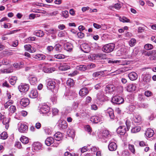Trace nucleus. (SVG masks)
I'll use <instances>...</instances> for the list:
<instances>
[{
	"label": "nucleus",
	"instance_id": "nucleus-39",
	"mask_svg": "<svg viewBox=\"0 0 156 156\" xmlns=\"http://www.w3.org/2000/svg\"><path fill=\"white\" fill-rule=\"evenodd\" d=\"M126 124L127 127V130L128 131L132 124V122L129 120L127 119L126 121Z\"/></svg>",
	"mask_w": 156,
	"mask_h": 156
},
{
	"label": "nucleus",
	"instance_id": "nucleus-44",
	"mask_svg": "<svg viewBox=\"0 0 156 156\" xmlns=\"http://www.w3.org/2000/svg\"><path fill=\"white\" fill-rule=\"evenodd\" d=\"M135 108L136 107L133 105H130L127 107V109L130 111L129 112H133Z\"/></svg>",
	"mask_w": 156,
	"mask_h": 156
},
{
	"label": "nucleus",
	"instance_id": "nucleus-52",
	"mask_svg": "<svg viewBox=\"0 0 156 156\" xmlns=\"http://www.w3.org/2000/svg\"><path fill=\"white\" fill-rule=\"evenodd\" d=\"M86 66L87 67V69H90L95 68V65L94 64L91 63L87 65Z\"/></svg>",
	"mask_w": 156,
	"mask_h": 156
},
{
	"label": "nucleus",
	"instance_id": "nucleus-4",
	"mask_svg": "<svg viewBox=\"0 0 156 156\" xmlns=\"http://www.w3.org/2000/svg\"><path fill=\"white\" fill-rule=\"evenodd\" d=\"M50 107L46 105H42L40 108V111L42 114H46L48 115L50 112Z\"/></svg>",
	"mask_w": 156,
	"mask_h": 156
},
{
	"label": "nucleus",
	"instance_id": "nucleus-21",
	"mask_svg": "<svg viewBox=\"0 0 156 156\" xmlns=\"http://www.w3.org/2000/svg\"><path fill=\"white\" fill-rule=\"evenodd\" d=\"M41 147V144L39 142H36L34 143L33 144V148L35 151H38L40 150Z\"/></svg>",
	"mask_w": 156,
	"mask_h": 156
},
{
	"label": "nucleus",
	"instance_id": "nucleus-9",
	"mask_svg": "<svg viewBox=\"0 0 156 156\" xmlns=\"http://www.w3.org/2000/svg\"><path fill=\"white\" fill-rule=\"evenodd\" d=\"M103 119L102 117L95 116L92 117L90 118V120L93 123H97L102 121Z\"/></svg>",
	"mask_w": 156,
	"mask_h": 156
},
{
	"label": "nucleus",
	"instance_id": "nucleus-29",
	"mask_svg": "<svg viewBox=\"0 0 156 156\" xmlns=\"http://www.w3.org/2000/svg\"><path fill=\"white\" fill-rule=\"evenodd\" d=\"M59 127L62 129H66L68 126L67 122L66 121L62 122L59 124Z\"/></svg>",
	"mask_w": 156,
	"mask_h": 156
},
{
	"label": "nucleus",
	"instance_id": "nucleus-26",
	"mask_svg": "<svg viewBox=\"0 0 156 156\" xmlns=\"http://www.w3.org/2000/svg\"><path fill=\"white\" fill-rule=\"evenodd\" d=\"M34 34L36 36L40 37H42L44 35L43 32L41 30H37L35 31Z\"/></svg>",
	"mask_w": 156,
	"mask_h": 156
},
{
	"label": "nucleus",
	"instance_id": "nucleus-23",
	"mask_svg": "<svg viewBox=\"0 0 156 156\" xmlns=\"http://www.w3.org/2000/svg\"><path fill=\"white\" fill-rule=\"evenodd\" d=\"M136 87L134 84H130L127 87V90L129 92H132L136 90Z\"/></svg>",
	"mask_w": 156,
	"mask_h": 156
},
{
	"label": "nucleus",
	"instance_id": "nucleus-38",
	"mask_svg": "<svg viewBox=\"0 0 156 156\" xmlns=\"http://www.w3.org/2000/svg\"><path fill=\"white\" fill-rule=\"evenodd\" d=\"M13 102L11 100H9L4 104V107L5 108H7L9 106L13 104Z\"/></svg>",
	"mask_w": 156,
	"mask_h": 156
},
{
	"label": "nucleus",
	"instance_id": "nucleus-30",
	"mask_svg": "<svg viewBox=\"0 0 156 156\" xmlns=\"http://www.w3.org/2000/svg\"><path fill=\"white\" fill-rule=\"evenodd\" d=\"M20 140L23 144H26L29 142L28 138L25 136H22L20 138Z\"/></svg>",
	"mask_w": 156,
	"mask_h": 156
},
{
	"label": "nucleus",
	"instance_id": "nucleus-41",
	"mask_svg": "<svg viewBox=\"0 0 156 156\" xmlns=\"http://www.w3.org/2000/svg\"><path fill=\"white\" fill-rule=\"evenodd\" d=\"M7 137V134L5 132H3L0 135V138L2 139H5Z\"/></svg>",
	"mask_w": 156,
	"mask_h": 156
},
{
	"label": "nucleus",
	"instance_id": "nucleus-59",
	"mask_svg": "<svg viewBox=\"0 0 156 156\" xmlns=\"http://www.w3.org/2000/svg\"><path fill=\"white\" fill-rule=\"evenodd\" d=\"M85 47H88V45L87 44H82V45H81V49L84 52H87V51H84L85 49L86 48H84Z\"/></svg>",
	"mask_w": 156,
	"mask_h": 156
},
{
	"label": "nucleus",
	"instance_id": "nucleus-62",
	"mask_svg": "<svg viewBox=\"0 0 156 156\" xmlns=\"http://www.w3.org/2000/svg\"><path fill=\"white\" fill-rule=\"evenodd\" d=\"M98 108V107L96 105L93 104L91 105V109L92 110H96Z\"/></svg>",
	"mask_w": 156,
	"mask_h": 156
},
{
	"label": "nucleus",
	"instance_id": "nucleus-61",
	"mask_svg": "<svg viewBox=\"0 0 156 156\" xmlns=\"http://www.w3.org/2000/svg\"><path fill=\"white\" fill-rule=\"evenodd\" d=\"M121 7V4L118 3L115 4L114 5V8L117 9H119Z\"/></svg>",
	"mask_w": 156,
	"mask_h": 156
},
{
	"label": "nucleus",
	"instance_id": "nucleus-36",
	"mask_svg": "<svg viewBox=\"0 0 156 156\" xmlns=\"http://www.w3.org/2000/svg\"><path fill=\"white\" fill-rule=\"evenodd\" d=\"M66 84L69 86H73L74 84L73 80L71 78L68 79L66 82Z\"/></svg>",
	"mask_w": 156,
	"mask_h": 156
},
{
	"label": "nucleus",
	"instance_id": "nucleus-47",
	"mask_svg": "<svg viewBox=\"0 0 156 156\" xmlns=\"http://www.w3.org/2000/svg\"><path fill=\"white\" fill-rule=\"evenodd\" d=\"M153 45L151 44H147L144 46V48L147 50H150L152 49Z\"/></svg>",
	"mask_w": 156,
	"mask_h": 156
},
{
	"label": "nucleus",
	"instance_id": "nucleus-56",
	"mask_svg": "<svg viewBox=\"0 0 156 156\" xmlns=\"http://www.w3.org/2000/svg\"><path fill=\"white\" fill-rule=\"evenodd\" d=\"M10 61L6 59H4L2 61V63L3 65H7L9 64Z\"/></svg>",
	"mask_w": 156,
	"mask_h": 156
},
{
	"label": "nucleus",
	"instance_id": "nucleus-33",
	"mask_svg": "<svg viewBox=\"0 0 156 156\" xmlns=\"http://www.w3.org/2000/svg\"><path fill=\"white\" fill-rule=\"evenodd\" d=\"M133 119L135 122L137 123L140 122L141 121V118L139 115L135 116L134 117Z\"/></svg>",
	"mask_w": 156,
	"mask_h": 156
},
{
	"label": "nucleus",
	"instance_id": "nucleus-63",
	"mask_svg": "<svg viewBox=\"0 0 156 156\" xmlns=\"http://www.w3.org/2000/svg\"><path fill=\"white\" fill-rule=\"evenodd\" d=\"M103 94H101L100 93H98L97 95V99L100 100L103 98Z\"/></svg>",
	"mask_w": 156,
	"mask_h": 156
},
{
	"label": "nucleus",
	"instance_id": "nucleus-55",
	"mask_svg": "<svg viewBox=\"0 0 156 156\" xmlns=\"http://www.w3.org/2000/svg\"><path fill=\"white\" fill-rule=\"evenodd\" d=\"M152 92L149 90H146L145 92V95L147 97L151 96L152 95Z\"/></svg>",
	"mask_w": 156,
	"mask_h": 156
},
{
	"label": "nucleus",
	"instance_id": "nucleus-16",
	"mask_svg": "<svg viewBox=\"0 0 156 156\" xmlns=\"http://www.w3.org/2000/svg\"><path fill=\"white\" fill-rule=\"evenodd\" d=\"M70 68V67L69 66L66 65L64 63H61L60 66L58 67L59 69L62 71L66 70Z\"/></svg>",
	"mask_w": 156,
	"mask_h": 156
},
{
	"label": "nucleus",
	"instance_id": "nucleus-17",
	"mask_svg": "<svg viewBox=\"0 0 156 156\" xmlns=\"http://www.w3.org/2000/svg\"><path fill=\"white\" fill-rule=\"evenodd\" d=\"M64 46V49L69 51H71L73 47L72 44L69 43L65 44Z\"/></svg>",
	"mask_w": 156,
	"mask_h": 156
},
{
	"label": "nucleus",
	"instance_id": "nucleus-54",
	"mask_svg": "<svg viewBox=\"0 0 156 156\" xmlns=\"http://www.w3.org/2000/svg\"><path fill=\"white\" fill-rule=\"evenodd\" d=\"M62 16L66 18L69 16V12L67 11H65L62 12Z\"/></svg>",
	"mask_w": 156,
	"mask_h": 156
},
{
	"label": "nucleus",
	"instance_id": "nucleus-14",
	"mask_svg": "<svg viewBox=\"0 0 156 156\" xmlns=\"http://www.w3.org/2000/svg\"><path fill=\"white\" fill-rule=\"evenodd\" d=\"M29 100L27 98H22L20 101V104L25 107L29 105Z\"/></svg>",
	"mask_w": 156,
	"mask_h": 156
},
{
	"label": "nucleus",
	"instance_id": "nucleus-5",
	"mask_svg": "<svg viewBox=\"0 0 156 156\" xmlns=\"http://www.w3.org/2000/svg\"><path fill=\"white\" fill-rule=\"evenodd\" d=\"M18 129L20 132L21 133L26 132L28 130V127L26 125L19 123L18 124Z\"/></svg>",
	"mask_w": 156,
	"mask_h": 156
},
{
	"label": "nucleus",
	"instance_id": "nucleus-24",
	"mask_svg": "<svg viewBox=\"0 0 156 156\" xmlns=\"http://www.w3.org/2000/svg\"><path fill=\"white\" fill-rule=\"evenodd\" d=\"M30 97L33 98H34L38 96V93L36 90H33L31 91L30 94Z\"/></svg>",
	"mask_w": 156,
	"mask_h": 156
},
{
	"label": "nucleus",
	"instance_id": "nucleus-11",
	"mask_svg": "<svg viewBox=\"0 0 156 156\" xmlns=\"http://www.w3.org/2000/svg\"><path fill=\"white\" fill-rule=\"evenodd\" d=\"M89 92L87 88L84 87L81 89L79 91V94L80 96L83 97L87 95Z\"/></svg>",
	"mask_w": 156,
	"mask_h": 156
},
{
	"label": "nucleus",
	"instance_id": "nucleus-25",
	"mask_svg": "<svg viewBox=\"0 0 156 156\" xmlns=\"http://www.w3.org/2000/svg\"><path fill=\"white\" fill-rule=\"evenodd\" d=\"M10 118L6 117L3 119L2 123L4 125H5V128L6 129H8L9 127V123L10 122Z\"/></svg>",
	"mask_w": 156,
	"mask_h": 156
},
{
	"label": "nucleus",
	"instance_id": "nucleus-10",
	"mask_svg": "<svg viewBox=\"0 0 156 156\" xmlns=\"http://www.w3.org/2000/svg\"><path fill=\"white\" fill-rule=\"evenodd\" d=\"M117 133L120 135H124L126 133V130L124 126H119L116 130Z\"/></svg>",
	"mask_w": 156,
	"mask_h": 156
},
{
	"label": "nucleus",
	"instance_id": "nucleus-64",
	"mask_svg": "<svg viewBox=\"0 0 156 156\" xmlns=\"http://www.w3.org/2000/svg\"><path fill=\"white\" fill-rule=\"evenodd\" d=\"M129 152L127 151H124L122 152V156H128Z\"/></svg>",
	"mask_w": 156,
	"mask_h": 156
},
{
	"label": "nucleus",
	"instance_id": "nucleus-42",
	"mask_svg": "<svg viewBox=\"0 0 156 156\" xmlns=\"http://www.w3.org/2000/svg\"><path fill=\"white\" fill-rule=\"evenodd\" d=\"M54 57L55 58L61 59L64 58H65V56L63 55L58 54L54 55Z\"/></svg>",
	"mask_w": 156,
	"mask_h": 156
},
{
	"label": "nucleus",
	"instance_id": "nucleus-51",
	"mask_svg": "<svg viewBox=\"0 0 156 156\" xmlns=\"http://www.w3.org/2000/svg\"><path fill=\"white\" fill-rule=\"evenodd\" d=\"M24 48L25 50L30 52L31 48V46L30 44H26L24 46Z\"/></svg>",
	"mask_w": 156,
	"mask_h": 156
},
{
	"label": "nucleus",
	"instance_id": "nucleus-1",
	"mask_svg": "<svg viewBox=\"0 0 156 156\" xmlns=\"http://www.w3.org/2000/svg\"><path fill=\"white\" fill-rule=\"evenodd\" d=\"M115 45L113 43H109L105 45L102 48L103 51L106 53L112 52L114 49Z\"/></svg>",
	"mask_w": 156,
	"mask_h": 156
},
{
	"label": "nucleus",
	"instance_id": "nucleus-34",
	"mask_svg": "<svg viewBox=\"0 0 156 156\" xmlns=\"http://www.w3.org/2000/svg\"><path fill=\"white\" fill-rule=\"evenodd\" d=\"M119 20L120 21L122 22L123 23L129 22L130 21L129 19H127L126 17L125 16H123L122 17H119Z\"/></svg>",
	"mask_w": 156,
	"mask_h": 156
},
{
	"label": "nucleus",
	"instance_id": "nucleus-28",
	"mask_svg": "<svg viewBox=\"0 0 156 156\" xmlns=\"http://www.w3.org/2000/svg\"><path fill=\"white\" fill-rule=\"evenodd\" d=\"M54 48L55 50L58 52H61L62 49V46L59 44H56Z\"/></svg>",
	"mask_w": 156,
	"mask_h": 156
},
{
	"label": "nucleus",
	"instance_id": "nucleus-19",
	"mask_svg": "<svg viewBox=\"0 0 156 156\" xmlns=\"http://www.w3.org/2000/svg\"><path fill=\"white\" fill-rule=\"evenodd\" d=\"M154 134V130L151 128L148 129L145 133V135L147 137H151Z\"/></svg>",
	"mask_w": 156,
	"mask_h": 156
},
{
	"label": "nucleus",
	"instance_id": "nucleus-22",
	"mask_svg": "<svg viewBox=\"0 0 156 156\" xmlns=\"http://www.w3.org/2000/svg\"><path fill=\"white\" fill-rule=\"evenodd\" d=\"M29 81L32 85H34L37 82V78L33 75H31L29 77Z\"/></svg>",
	"mask_w": 156,
	"mask_h": 156
},
{
	"label": "nucleus",
	"instance_id": "nucleus-43",
	"mask_svg": "<svg viewBox=\"0 0 156 156\" xmlns=\"http://www.w3.org/2000/svg\"><path fill=\"white\" fill-rule=\"evenodd\" d=\"M16 110V107L13 105H11L9 107V111L10 112L13 113H14Z\"/></svg>",
	"mask_w": 156,
	"mask_h": 156
},
{
	"label": "nucleus",
	"instance_id": "nucleus-35",
	"mask_svg": "<svg viewBox=\"0 0 156 156\" xmlns=\"http://www.w3.org/2000/svg\"><path fill=\"white\" fill-rule=\"evenodd\" d=\"M140 126H136L132 128L131 132L133 133H136L139 132L140 130Z\"/></svg>",
	"mask_w": 156,
	"mask_h": 156
},
{
	"label": "nucleus",
	"instance_id": "nucleus-58",
	"mask_svg": "<svg viewBox=\"0 0 156 156\" xmlns=\"http://www.w3.org/2000/svg\"><path fill=\"white\" fill-rule=\"evenodd\" d=\"M77 36L78 37L80 38H82L84 36V33L81 32H78L77 33Z\"/></svg>",
	"mask_w": 156,
	"mask_h": 156
},
{
	"label": "nucleus",
	"instance_id": "nucleus-45",
	"mask_svg": "<svg viewBox=\"0 0 156 156\" xmlns=\"http://www.w3.org/2000/svg\"><path fill=\"white\" fill-rule=\"evenodd\" d=\"M46 31L48 33L52 34H55L56 33L57 31L56 30L53 28H50L48 30H47Z\"/></svg>",
	"mask_w": 156,
	"mask_h": 156
},
{
	"label": "nucleus",
	"instance_id": "nucleus-37",
	"mask_svg": "<svg viewBox=\"0 0 156 156\" xmlns=\"http://www.w3.org/2000/svg\"><path fill=\"white\" fill-rule=\"evenodd\" d=\"M77 69L79 70L84 71L87 69V67L85 65H80L77 66Z\"/></svg>",
	"mask_w": 156,
	"mask_h": 156
},
{
	"label": "nucleus",
	"instance_id": "nucleus-49",
	"mask_svg": "<svg viewBox=\"0 0 156 156\" xmlns=\"http://www.w3.org/2000/svg\"><path fill=\"white\" fill-rule=\"evenodd\" d=\"M44 131L45 133L47 134H51V131L50 128L46 127L44 129Z\"/></svg>",
	"mask_w": 156,
	"mask_h": 156
},
{
	"label": "nucleus",
	"instance_id": "nucleus-48",
	"mask_svg": "<svg viewBox=\"0 0 156 156\" xmlns=\"http://www.w3.org/2000/svg\"><path fill=\"white\" fill-rule=\"evenodd\" d=\"M136 43V40L134 38H132L129 41V44L131 47H132L135 45Z\"/></svg>",
	"mask_w": 156,
	"mask_h": 156
},
{
	"label": "nucleus",
	"instance_id": "nucleus-27",
	"mask_svg": "<svg viewBox=\"0 0 156 156\" xmlns=\"http://www.w3.org/2000/svg\"><path fill=\"white\" fill-rule=\"evenodd\" d=\"M107 113L108 114L109 117L111 119H113L115 116L114 114L113 110L111 108H109L107 110Z\"/></svg>",
	"mask_w": 156,
	"mask_h": 156
},
{
	"label": "nucleus",
	"instance_id": "nucleus-15",
	"mask_svg": "<svg viewBox=\"0 0 156 156\" xmlns=\"http://www.w3.org/2000/svg\"><path fill=\"white\" fill-rule=\"evenodd\" d=\"M117 147L116 143L114 142H111L108 146L109 150L111 151H115Z\"/></svg>",
	"mask_w": 156,
	"mask_h": 156
},
{
	"label": "nucleus",
	"instance_id": "nucleus-32",
	"mask_svg": "<svg viewBox=\"0 0 156 156\" xmlns=\"http://www.w3.org/2000/svg\"><path fill=\"white\" fill-rule=\"evenodd\" d=\"M17 80L16 77L12 76L9 80V83L12 85H13L16 83Z\"/></svg>",
	"mask_w": 156,
	"mask_h": 156
},
{
	"label": "nucleus",
	"instance_id": "nucleus-46",
	"mask_svg": "<svg viewBox=\"0 0 156 156\" xmlns=\"http://www.w3.org/2000/svg\"><path fill=\"white\" fill-rule=\"evenodd\" d=\"M129 149L131 152L133 154H134L135 152V149L134 146L133 145L129 144L128 146Z\"/></svg>",
	"mask_w": 156,
	"mask_h": 156
},
{
	"label": "nucleus",
	"instance_id": "nucleus-6",
	"mask_svg": "<svg viewBox=\"0 0 156 156\" xmlns=\"http://www.w3.org/2000/svg\"><path fill=\"white\" fill-rule=\"evenodd\" d=\"M55 82L53 80H49L48 82L47 87L48 89L52 91L55 87Z\"/></svg>",
	"mask_w": 156,
	"mask_h": 156
},
{
	"label": "nucleus",
	"instance_id": "nucleus-12",
	"mask_svg": "<svg viewBox=\"0 0 156 156\" xmlns=\"http://www.w3.org/2000/svg\"><path fill=\"white\" fill-rule=\"evenodd\" d=\"M128 76L129 79L131 80H134L137 78V74L135 72H132L129 74Z\"/></svg>",
	"mask_w": 156,
	"mask_h": 156
},
{
	"label": "nucleus",
	"instance_id": "nucleus-57",
	"mask_svg": "<svg viewBox=\"0 0 156 156\" xmlns=\"http://www.w3.org/2000/svg\"><path fill=\"white\" fill-rule=\"evenodd\" d=\"M121 62V61L120 60H109L108 61V62L109 63H116V64H120Z\"/></svg>",
	"mask_w": 156,
	"mask_h": 156
},
{
	"label": "nucleus",
	"instance_id": "nucleus-8",
	"mask_svg": "<svg viewBox=\"0 0 156 156\" xmlns=\"http://www.w3.org/2000/svg\"><path fill=\"white\" fill-rule=\"evenodd\" d=\"M140 101L141 102L139 104V107L144 108H146L148 107L149 104L147 100L144 99L143 98H141Z\"/></svg>",
	"mask_w": 156,
	"mask_h": 156
},
{
	"label": "nucleus",
	"instance_id": "nucleus-2",
	"mask_svg": "<svg viewBox=\"0 0 156 156\" xmlns=\"http://www.w3.org/2000/svg\"><path fill=\"white\" fill-rule=\"evenodd\" d=\"M123 98L119 96H115L112 99V102L114 104H122L124 102Z\"/></svg>",
	"mask_w": 156,
	"mask_h": 156
},
{
	"label": "nucleus",
	"instance_id": "nucleus-40",
	"mask_svg": "<svg viewBox=\"0 0 156 156\" xmlns=\"http://www.w3.org/2000/svg\"><path fill=\"white\" fill-rule=\"evenodd\" d=\"M103 74V72L100 71L94 73L93 74V76L94 77H96L100 75L101 76Z\"/></svg>",
	"mask_w": 156,
	"mask_h": 156
},
{
	"label": "nucleus",
	"instance_id": "nucleus-3",
	"mask_svg": "<svg viewBox=\"0 0 156 156\" xmlns=\"http://www.w3.org/2000/svg\"><path fill=\"white\" fill-rule=\"evenodd\" d=\"M143 82L144 84L149 83L151 80V76L149 74L146 73H144L142 76Z\"/></svg>",
	"mask_w": 156,
	"mask_h": 156
},
{
	"label": "nucleus",
	"instance_id": "nucleus-53",
	"mask_svg": "<svg viewBox=\"0 0 156 156\" xmlns=\"http://www.w3.org/2000/svg\"><path fill=\"white\" fill-rule=\"evenodd\" d=\"M139 146L141 147H144L147 146V144L144 141H140L139 142Z\"/></svg>",
	"mask_w": 156,
	"mask_h": 156
},
{
	"label": "nucleus",
	"instance_id": "nucleus-50",
	"mask_svg": "<svg viewBox=\"0 0 156 156\" xmlns=\"http://www.w3.org/2000/svg\"><path fill=\"white\" fill-rule=\"evenodd\" d=\"M112 87H111L110 86H107L105 88V90L106 93H108L113 91Z\"/></svg>",
	"mask_w": 156,
	"mask_h": 156
},
{
	"label": "nucleus",
	"instance_id": "nucleus-31",
	"mask_svg": "<svg viewBox=\"0 0 156 156\" xmlns=\"http://www.w3.org/2000/svg\"><path fill=\"white\" fill-rule=\"evenodd\" d=\"M13 72V69H1L0 70V74L1 73H12Z\"/></svg>",
	"mask_w": 156,
	"mask_h": 156
},
{
	"label": "nucleus",
	"instance_id": "nucleus-18",
	"mask_svg": "<svg viewBox=\"0 0 156 156\" xmlns=\"http://www.w3.org/2000/svg\"><path fill=\"white\" fill-rule=\"evenodd\" d=\"M54 142V139L51 137L47 138L45 141V144L48 146H50Z\"/></svg>",
	"mask_w": 156,
	"mask_h": 156
},
{
	"label": "nucleus",
	"instance_id": "nucleus-60",
	"mask_svg": "<svg viewBox=\"0 0 156 156\" xmlns=\"http://www.w3.org/2000/svg\"><path fill=\"white\" fill-rule=\"evenodd\" d=\"M58 110L55 108H54L52 109V112L54 115H56L58 113Z\"/></svg>",
	"mask_w": 156,
	"mask_h": 156
},
{
	"label": "nucleus",
	"instance_id": "nucleus-20",
	"mask_svg": "<svg viewBox=\"0 0 156 156\" xmlns=\"http://www.w3.org/2000/svg\"><path fill=\"white\" fill-rule=\"evenodd\" d=\"M54 138L56 140L60 141L62 139V134L60 132H58L54 135Z\"/></svg>",
	"mask_w": 156,
	"mask_h": 156
},
{
	"label": "nucleus",
	"instance_id": "nucleus-7",
	"mask_svg": "<svg viewBox=\"0 0 156 156\" xmlns=\"http://www.w3.org/2000/svg\"><path fill=\"white\" fill-rule=\"evenodd\" d=\"M29 86L27 84H21L19 86L18 89L20 92H26L29 89Z\"/></svg>",
	"mask_w": 156,
	"mask_h": 156
},
{
	"label": "nucleus",
	"instance_id": "nucleus-13",
	"mask_svg": "<svg viewBox=\"0 0 156 156\" xmlns=\"http://www.w3.org/2000/svg\"><path fill=\"white\" fill-rule=\"evenodd\" d=\"M45 57L44 55L42 54H37L32 55L33 58L39 60H44Z\"/></svg>",
	"mask_w": 156,
	"mask_h": 156
}]
</instances>
